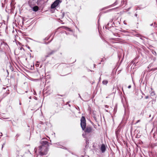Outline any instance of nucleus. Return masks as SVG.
<instances>
[{"mask_svg": "<svg viewBox=\"0 0 157 157\" xmlns=\"http://www.w3.org/2000/svg\"><path fill=\"white\" fill-rule=\"evenodd\" d=\"M78 95H79V97L81 98V99H82V98L81 97V96H80V94H78Z\"/></svg>", "mask_w": 157, "mask_h": 157, "instance_id": "nucleus-20", "label": "nucleus"}, {"mask_svg": "<svg viewBox=\"0 0 157 157\" xmlns=\"http://www.w3.org/2000/svg\"><path fill=\"white\" fill-rule=\"evenodd\" d=\"M55 52L54 50H52L51 52L47 53V55L45 56V57L46 58L49 57V56L54 54Z\"/></svg>", "mask_w": 157, "mask_h": 157, "instance_id": "nucleus-7", "label": "nucleus"}, {"mask_svg": "<svg viewBox=\"0 0 157 157\" xmlns=\"http://www.w3.org/2000/svg\"><path fill=\"white\" fill-rule=\"evenodd\" d=\"M64 15V13H63L62 14V16H63V17Z\"/></svg>", "mask_w": 157, "mask_h": 157, "instance_id": "nucleus-21", "label": "nucleus"}, {"mask_svg": "<svg viewBox=\"0 0 157 157\" xmlns=\"http://www.w3.org/2000/svg\"><path fill=\"white\" fill-rule=\"evenodd\" d=\"M41 143L42 144H43V145H44L47 144L48 142L46 141H41Z\"/></svg>", "mask_w": 157, "mask_h": 157, "instance_id": "nucleus-9", "label": "nucleus"}, {"mask_svg": "<svg viewBox=\"0 0 157 157\" xmlns=\"http://www.w3.org/2000/svg\"><path fill=\"white\" fill-rule=\"evenodd\" d=\"M148 98V96H147V97H146V99H147V98Z\"/></svg>", "mask_w": 157, "mask_h": 157, "instance_id": "nucleus-26", "label": "nucleus"}, {"mask_svg": "<svg viewBox=\"0 0 157 157\" xmlns=\"http://www.w3.org/2000/svg\"><path fill=\"white\" fill-rule=\"evenodd\" d=\"M61 2L59 0H56L51 5V8L54 9Z\"/></svg>", "mask_w": 157, "mask_h": 157, "instance_id": "nucleus-4", "label": "nucleus"}, {"mask_svg": "<svg viewBox=\"0 0 157 157\" xmlns=\"http://www.w3.org/2000/svg\"><path fill=\"white\" fill-rule=\"evenodd\" d=\"M135 16H137V14H136H136H135Z\"/></svg>", "mask_w": 157, "mask_h": 157, "instance_id": "nucleus-25", "label": "nucleus"}, {"mask_svg": "<svg viewBox=\"0 0 157 157\" xmlns=\"http://www.w3.org/2000/svg\"><path fill=\"white\" fill-rule=\"evenodd\" d=\"M124 23L125 25H126L127 24L125 22V21H124Z\"/></svg>", "mask_w": 157, "mask_h": 157, "instance_id": "nucleus-24", "label": "nucleus"}, {"mask_svg": "<svg viewBox=\"0 0 157 157\" xmlns=\"http://www.w3.org/2000/svg\"><path fill=\"white\" fill-rule=\"evenodd\" d=\"M19 105H21V102H20V103H19Z\"/></svg>", "mask_w": 157, "mask_h": 157, "instance_id": "nucleus-27", "label": "nucleus"}, {"mask_svg": "<svg viewBox=\"0 0 157 157\" xmlns=\"http://www.w3.org/2000/svg\"><path fill=\"white\" fill-rule=\"evenodd\" d=\"M131 88V85H129L128 86V88H129V89H130Z\"/></svg>", "mask_w": 157, "mask_h": 157, "instance_id": "nucleus-17", "label": "nucleus"}, {"mask_svg": "<svg viewBox=\"0 0 157 157\" xmlns=\"http://www.w3.org/2000/svg\"><path fill=\"white\" fill-rule=\"evenodd\" d=\"M9 47L8 44L4 42H2L1 43L0 45V51L3 52H5Z\"/></svg>", "mask_w": 157, "mask_h": 157, "instance_id": "nucleus-3", "label": "nucleus"}, {"mask_svg": "<svg viewBox=\"0 0 157 157\" xmlns=\"http://www.w3.org/2000/svg\"><path fill=\"white\" fill-rule=\"evenodd\" d=\"M34 151L36 153H38L41 156H43L47 154L48 151V149L47 147L42 145L39 147L37 148H35Z\"/></svg>", "mask_w": 157, "mask_h": 157, "instance_id": "nucleus-1", "label": "nucleus"}, {"mask_svg": "<svg viewBox=\"0 0 157 157\" xmlns=\"http://www.w3.org/2000/svg\"><path fill=\"white\" fill-rule=\"evenodd\" d=\"M100 149L102 153H104L105 152L106 150V148L105 145L104 144H102Z\"/></svg>", "mask_w": 157, "mask_h": 157, "instance_id": "nucleus-6", "label": "nucleus"}, {"mask_svg": "<svg viewBox=\"0 0 157 157\" xmlns=\"http://www.w3.org/2000/svg\"><path fill=\"white\" fill-rule=\"evenodd\" d=\"M20 50H23L24 51V48H22V47H21L20 48Z\"/></svg>", "mask_w": 157, "mask_h": 157, "instance_id": "nucleus-14", "label": "nucleus"}, {"mask_svg": "<svg viewBox=\"0 0 157 157\" xmlns=\"http://www.w3.org/2000/svg\"><path fill=\"white\" fill-rule=\"evenodd\" d=\"M22 152V151L21 150H17L16 152V154L18 155L19 156H20L21 157H23V156L24 155V154H21V152Z\"/></svg>", "mask_w": 157, "mask_h": 157, "instance_id": "nucleus-5", "label": "nucleus"}, {"mask_svg": "<svg viewBox=\"0 0 157 157\" xmlns=\"http://www.w3.org/2000/svg\"><path fill=\"white\" fill-rule=\"evenodd\" d=\"M31 98V97H30L29 98Z\"/></svg>", "mask_w": 157, "mask_h": 157, "instance_id": "nucleus-30", "label": "nucleus"}, {"mask_svg": "<svg viewBox=\"0 0 157 157\" xmlns=\"http://www.w3.org/2000/svg\"><path fill=\"white\" fill-rule=\"evenodd\" d=\"M36 66L37 67H38L39 66V64L37 63L36 64Z\"/></svg>", "mask_w": 157, "mask_h": 157, "instance_id": "nucleus-16", "label": "nucleus"}, {"mask_svg": "<svg viewBox=\"0 0 157 157\" xmlns=\"http://www.w3.org/2000/svg\"><path fill=\"white\" fill-rule=\"evenodd\" d=\"M28 48H30V47H28Z\"/></svg>", "mask_w": 157, "mask_h": 157, "instance_id": "nucleus-28", "label": "nucleus"}, {"mask_svg": "<svg viewBox=\"0 0 157 157\" xmlns=\"http://www.w3.org/2000/svg\"><path fill=\"white\" fill-rule=\"evenodd\" d=\"M140 121V120H138L136 122V123H138Z\"/></svg>", "mask_w": 157, "mask_h": 157, "instance_id": "nucleus-18", "label": "nucleus"}, {"mask_svg": "<svg viewBox=\"0 0 157 157\" xmlns=\"http://www.w3.org/2000/svg\"><path fill=\"white\" fill-rule=\"evenodd\" d=\"M152 53L153 54H154L155 56H156V53L155 51H153V52H152Z\"/></svg>", "mask_w": 157, "mask_h": 157, "instance_id": "nucleus-13", "label": "nucleus"}, {"mask_svg": "<svg viewBox=\"0 0 157 157\" xmlns=\"http://www.w3.org/2000/svg\"><path fill=\"white\" fill-rule=\"evenodd\" d=\"M39 8L37 6H35L33 8V10L35 12L37 11L38 10Z\"/></svg>", "mask_w": 157, "mask_h": 157, "instance_id": "nucleus-8", "label": "nucleus"}, {"mask_svg": "<svg viewBox=\"0 0 157 157\" xmlns=\"http://www.w3.org/2000/svg\"><path fill=\"white\" fill-rule=\"evenodd\" d=\"M20 136V134H17L16 135V137L17 138Z\"/></svg>", "mask_w": 157, "mask_h": 157, "instance_id": "nucleus-12", "label": "nucleus"}, {"mask_svg": "<svg viewBox=\"0 0 157 157\" xmlns=\"http://www.w3.org/2000/svg\"><path fill=\"white\" fill-rule=\"evenodd\" d=\"M101 79V77L99 78V79L100 80Z\"/></svg>", "mask_w": 157, "mask_h": 157, "instance_id": "nucleus-29", "label": "nucleus"}, {"mask_svg": "<svg viewBox=\"0 0 157 157\" xmlns=\"http://www.w3.org/2000/svg\"><path fill=\"white\" fill-rule=\"evenodd\" d=\"M117 4V1H116V2H115L114 4H113L114 5H116Z\"/></svg>", "mask_w": 157, "mask_h": 157, "instance_id": "nucleus-15", "label": "nucleus"}, {"mask_svg": "<svg viewBox=\"0 0 157 157\" xmlns=\"http://www.w3.org/2000/svg\"><path fill=\"white\" fill-rule=\"evenodd\" d=\"M48 39H49V38H45V40H48Z\"/></svg>", "mask_w": 157, "mask_h": 157, "instance_id": "nucleus-23", "label": "nucleus"}, {"mask_svg": "<svg viewBox=\"0 0 157 157\" xmlns=\"http://www.w3.org/2000/svg\"><path fill=\"white\" fill-rule=\"evenodd\" d=\"M80 125L82 130L86 133H90L91 132L92 128L90 127H86V120L85 117L82 116L80 120Z\"/></svg>", "mask_w": 157, "mask_h": 157, "instance_id": "nucleus-2", "label": "nucleus"}, {"mask_svg": "<svg viewBox=\"0 0 157 157\" xmlns=\"http://www.w3.org/2000/svg\"><path fill=\"white\" fill-rule=\"evenodd\" d=\"M28 4H29V5L31 7V4H30V3L29 2H28Z\"/></svg>", "mask_w": 157, "mask_h": 157, "instance_id": "nucleus-19", "label": "nucleus"}, {"mask_svg": "<svg viewBox=\"0 0 157 157\" xmlns=\"http://www.w3.org/2000/svg\"><path fill=\"white\" fill-rule=\"evenodd\" d=\"M105 107L106 108H108V106L107 105H105Z\"/></svg>", "mask_w": 157, "mask_h": 157, "instance_id": "nucleus-22", "label": "nucleus"}, {"mask_svg": "<svg viewBox=\"0 0 157 157\" xmlns=\"http://www.w3.org/2000/svg\"><path fill=\"white\" fill-rule=\"evenodd\" d=\"M157 70V67L155 68H152L151 69V71H155V70Z\"/></svg>", "mask_w": 157, "mask_h": 157, "instance_id": "nucleus-11", "label": "nucleus"}, {"mask_svg": "<svg viewBox=\"0 0 157 157\" xmlns=\"http://www.w3.org/2000/svg\"><path fill=\"white\" fill-rule=\"evenodd\" d=\"M108 82L107 80H104L102 81V83L104 85H106L108 83Z\"/></svg>", "mask_w": 157, "mask_h": 157, "instance_id": "nucleus-10", "label": "nucleus"}]
</instances>
